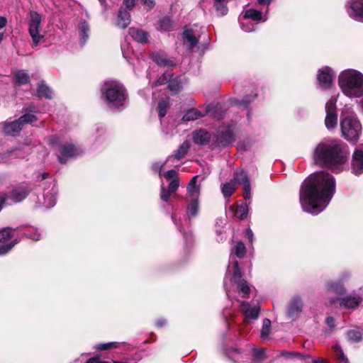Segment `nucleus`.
Instances as JSON below:
<instances>
[{"label": "nucleus", "mask_w": 363, "mask_h": 363, "mask_svg": "<svg viewBox=\"0 0 363 363\" xmlns=\"http://www.w3.org/2000/svg\"><path fill=\"white\" fill-rule=\"evenodd\" d=\"M244 18L252 19L255 21H259L262 20V13L256 9H250L245 11Z\"/></svg>", "instance_id": "72a5a7b5"}, {"label": "nucleus", "mask_w": 363, "mask_h": 363, "mask_svg": "<svg viewBox=\"0 0 363 363\" xmlns=\"http://www.w3.org/2000/svg\"><path fill=\"white\" fill-rule=\"evenodd\" d=\"M207 111L191 108L188 110L182 118L183 121H195L206 116Z\"/></svg>", "instance_id": "5701e85b"}, {"label": "nucleus", "mask_w": 363, "mask_h": 363, "mask_svg": "<svg viewBox=\"0 0 363 363\" xmlns=\"http://www.w3.org/2000/svg\"><path fill=\"white\" fill-rule=\"evenodd\" d=\"M333 78V72L330 68L326 67L320 69L318 74V81L322 89H328L330 86Z\"/></svg>", "instance_id": "ddd939ff"}, {"label": "nucleus", "mask_w": 363, "mask_h": 363, "mask_svg": "<svg viewBox=\"0 0 363 363\" xmlns=\"http://www.w3.org/2000/svg\"><path fill=\"white\" fill-rule=\"evenodd\" d=\"M240 311L245 314V320H256L259 317V308L251 307L247 302H242L240 306Z\"/></svg>", "instance_id": "f3484780"}, {"label": "nucleus", "mask_w": 363, "mask_h": 363, "mask_svg": "<svg viewBox=\"0 0 363 363\" xmlns=\"http://www.w3.org/2000/svg\"><path fill=\"white\" fill-rule=\"evenodd\" d=\"M248 211V206L246 203H241L238 205L235 211V216L240 219H244L246 218Z\"/></svg>", "instance_id": "f704fd0d"}, {"label": "nucleus", "mask_w": 363, "mask_h": 363, "mask_svg": "<svg viewBox=\"0 0 363 363\" xmlns=\"http://www.w3.org/2000/svg\"><path fill=\"white\" fill-rule=\"evenodd\" d=\"M232 181H235V184H242L244 189V199H248L250 198V190L251 186L247 174L242 169L236 170L234 172L233 179Z\"/></svg>", "instance_id": "1a4fd4ad"}, {"label": "nucleus", "mask_w": 363, "mask_h": 363, "mask_svg": "<svg viewBox=\"0 0 363 363\" xmlns=\"http://www.w3.org/2000/svg\"><path fill=\"white\" fill-rule=\"evenodd\" d=\"M29 192L28 189L25 186H20L11 193L10 197L12 199V200L15 202H19L21 201L23 199H24L28 194Z\"/></svg>", "instance_id": "4be33fe9"}, {"label": "nucleus", "mask_w": 363, "mask_h": 363, "mask_svg": "<svg viewBox=\"0 0 363 363\" xmlns=\"http://www.w3.org/2000/svg\"><path fill=\"white\" fill-rule=\"evenodd\" d=\"M326 116L325 124L328 129L334 128L337 123L336 99L331 98L325 104Z\"/></svg>", "instance_id": "0eeeda50"}, {"label": "nucleus", "mask_w": 363, "mask_h": 363, "mask_svg": "<svg viewBox=\"0 0 363 363\" xmlns=\"http://www.w3.org/2000/svg\"><path fill=\"white\" fill-rule=\"evenodd\" d=\"M21 152L18 150H11L9 151H7L4 155H1V159L4 162H9V157H20Z\"/></svg>", "instance_id": "79ce46f5"}, {"label": "nucleus", "mask_w": 363, "mask_h": 363, "mask_svg": "<svg viewBox=\"0 0 363 363\" xmlns=\"http://www.w3.org/2000/svg\"><path fill=\"white\" fill-rule=\"evenodd\" d=\"M116 345V342H108L106 344H99L96 346V349L99 350H106L110 348H112L113 345Z\"/></svg>", "instance_id": "680f3d73"}, {"label": "nucleus", "mask_w": 363, "mask_h": 363, "mask_svg": "<svg viewBox=\"0 0 363 363\" xmlns=\"http://www.w3.org/2000/svg\"><path fill=\"white\" fill-rule=\"evenodd\" d=\"M326 288L328 292L334 293L337 296L344 294L345 291L344 286L340 282L329 281L326 284Z\"/></svg>", "instance_id": "bb28decb"}, {"label": "nucleus", "mask_w": 363, "mask_h": 363, "mask_svg": "<svg viewBox=\"0 0 363 363\" xmlns=\"http://www.w3.org/2000/svg\"><path fill=\"white\" fill-rule=\"evenodd\" d=\"M56 190L55 186H52L51 189V192L48 191L44 194V205L46 208H51L55 205L56 203V197H55Z\"/></svg>", "instance_id": "cd10ccee"}, {"label": "nucleus", "mask_w": 363, "mask_h": 363, "mask_svg": "<svg viewBox=\"0 0 363 363\" xmlns=\"http://www.w3.org/2000/svg\"><path fill=\"white\" fill-rule=\"evenodd\" d=\"M182 83L183 80L181 77H174L172 75L169 80L168 88L173 93H178L182 88Z\"/></svg>", "instance_id": "393cba45"}, {"label": "nucleus", "mask_w": 363, "mask_h": 363, "mask_svg": "<svg viewBox=\"0 0 363 363\" xmlns=\"http://www.w3.org/2000/svg\"><path fill=\"white\" fill-rule=\"evenodd\" d=\"M234 274L233 276V280L234 282H238V279L241 277V272L239 267V263L238 261L233 262Z\"/></svg>", "instance_id": "de8ad7c7"}, {"label": "nucleus", "mask_w": 363, "mask_h": 363, "mask_svg": "<svg viewBox=\"0 0 363 363\" xmlns=\"http://www.w3.org/2000/svg\"><path fill=\"white\" fill-rule=\"evenodd\" d=\"M136 0H123V5L126 10L131 11L135 6Z\"/></svg>", "instance_id": "6e6d98bb"}, {"label": "nucleus", "mask_w": 363, "mask_h": 363, "mask_svg": "<svg viewBox=\"0 0 363 363\" xmlns=\"http://www.w3.org/2000/svg\"><path fill=\"white\" fill-rule=\"evenodd\" d=\"M165 162L164 163H162V162H155L152 164V169L153 172H156V173H158L160 177H161V171H162V169L163 168Z\"/></svg>", "instance_id": "13d9d810"}, {"label": "nucleus", "mask_w": 363, "mask_h": 363, "mask_svg": "<svg viewBox=\"0 0 363 363\" xmlns=\"http://www.w3.org/2000/svg\"><path fill=\"white\" fill-rule=\"evenodd\" d=\"M172 192L169 189H166L163 186L161 187L160 198L164 201H167Z\"/></svg>", "instance_id": "5fc2aeb1"}, {"label": "nucleus", "mask_w": 363, "mask_h": 363, "mask_svg": "<svg viewBox=\"0 0 363 363\" xmlns=\"http://www.w3.org/2000/svg\"><path fill=\"white\" fill-rule=\"evenodd\" d=\"M253 355L255 361H260L264 359V350L263 349H255Z\"/></svg>", "instance_id": "3c124183"}, {"label": "nucleus", "mask_w": 363, "mask_h": 363, "mask_svg": "<svg viewBox=\"0 0 363 363\" xmlns=\"http://www.w3.org/2000/svg\"><path fill=\"white\" fill-rule=\"evenodd\" d=\"M233 130L230 127L220 128L216 135V144L218 146L227 147L235 141Z\"/></svg>", "instance_id": "6e6552de"}, {"label": "nucleus", "mask_w": 363, "mask_h": 363, "mask_svg": "<svg viewBox=\"0 0 363 363\" xmlns=\"http://www.w3.org/2000/svg\"><path fill=\"white\" fill-rule=\"evenodd\" d=\"M348 152L343 145L337 140H323L318 144L313 153V160L316 164L326 167L334 172L342 170L347 160Z\"/></svg>", "instance_id": "f03ea898"}, {"label": "nucleus", "mask_w": 363, "mask_h": 363, "mask_svg": "<svg viewBox=\"0 0 363 363\" xmlns=\"http://www.w3.org/2000/svg\"><path fill=\"white\" fill-rule=\"evenodd\" d=\"M8 198V195L5 193H3L0 195V210L2 208L4 203Z\"/></svg>", "instance_id": "338daca9"}, {"label": "nucleus", "mask_w": 363, "mask_h": 363, "mask_svg": "<svg viewBox=\"0 0 363 363\" xmlns=\"http://www.w3.org/2000/svg\"><path fill=\"white\" fill-rule=\"evenodd\" d=\"M36 117L32 113H26L20 117L18 121H20L21 127L22 128L24 124L32 123L36 121Z\"/></svg>", "instance_id": "ea45409f"}, {"label": "nucleus", "mask_w": 363, "mask_h": 363, "mask_svg": "<svg viewBox=\"0 0 363 363\" xmlns=\"http://www.w3.org/2000/svg\"><path fill=\"white\" fill-rule=\"evenodd\" d=\"M16 243V242H12L9 244L0 246V255H4L9 252L11 250V248L15 245Z\"/></svg>", "instance_id": "864d4df0"}, {"label": "nucleus", "mask_w": 363, "mask_h": 363, "mask_svg": "<svg viewBox=\"0 0 363 363\" xmlns=\"http://www.w3.org/2000/svg\"><path fill=\"white\" fill-rule=\"evenodd\" d=\"M335 192L333 176L325 171L311 174L300 189V203L303 210L317 215L329 204Z\"/></svg>", "instance_id": "f257e3e1"}, {"label": "nucleus", "mask_w": 363, "mask_h": 363, "mask_svg": "<svg viewBox=\"0 0 363 363\" xmlns=\"http://www.w3.org/2000/svg\"><path fill=\"white\" fill-rule=\"evenodd\" d=\"M131 18L130 12L123 6H121L118 9L116 24L121 28H127L130 23Z\"/></svg>", "instance_id": "dca6fc26"}, {"label": "nucleus", "mask_w": 363, "mask_h": 363, "mask_svg": "<svg viewBox=\"0 0 363 363\" xmlns=\"http://www.w3.org/2000/svg\"><path fill=\"white\" fill-rule=\"evenodd\" d=\"M164 177L167 180H171V179L173 180L174 179L178 178L177 177V172L175 170H174V169H171V170L167 171L164 174Z\"/></svg>", "instance_id": "052dcab7"}, {"label": "nucleus", "mask_w": 363, "mask_h": 363, "mask_svg": "<svg viewBox=\"0 0 363 363\" xmlns=\"http://www.w3.org/2000/svg\"><path fill=\"white\" fill-rule=\"evenodd\" d=\"M198 177V175L193 177L187 184L186 200L199 199L200 196L201 186L200 185L197 184Z\"/></svg>", "instance_id": "2eb2a0df"}, {"label": "nucleus", "mask_w": 363, "mask_h": 363, "mask_svg": "<svg viewBox=\"0 0 363 363\" xmlns=\"http://www.w3.org/2000/svg\"><path fill=\"white\" fill-rule=\"evenodd\" d=\"M255 96H246L242 101H238L237 106L239 107H242L244 108H247L248 105L251 103V101L254 99Z\"/></svg>", "instance_id": "8fccbe9b"}, {"label": "nucleus", "mask_w": 363, "mask_h": 363, "mask_svg": "<svg viewBox=\"0 0 363 363\" xmlns=\"http://www.w3.org/2000/svg\"><path fill=\"white\" fill-rule=\"evenodd\" d=\"M227 3L214 2L216 11L221 15L225 16L228 13Z\"/></svg>", "instance_id": "49530a36"}, {"label": "nucleus", "mask_w": 363, "mask_h": 363, "mask_svg": "<svg viewBox=\"0 0 363 363\" xmlns=\"http://www.w3.org/2000/svg\"><path fill=\"white\" fill-rule=\"evenodd\" d=\"M237 283L238 284L240 292L242 294L243 296H247L250 292V288L247 281L242 279Z\"/></svg>", "instance_id": "a19ab883"}, {"label": "nucleus", "mask_w": 363, "mask_h": 363, "mask_svg": "<svg viewBox=\"0 0 363 363\" xmlns=\"http://www.w3.org/2000/svg\"><path fill=\"white\" fill-rule=\"evenodd\" d=\"M179 184H180L179 179L178 178L174 179L169 183L168 189H169V191L171 192L174 193L178 189Z\"/></svg>", "instance_id": "603ef678"}, {"label": "nucleus", "mask_w": 363, "mask_h": 363, "mask_svg": "<svg viewBox=\"0 0 363 363\" xmlns=\"http://www.w3.org/2000/svg\"><path fill=\"white\" fill-rule=\"evenodd\" d=\"M80 152L72 144L67 143L63 145L60 150V155H58L59 162L62 164L67 162V160L79 155Z\"/></svg>", "instance_id": "f8f14e48"}, {"label": "nucleus", "mask_w": 363, "mask_h": 363, "mask_svg": "<svg viewBox=\"0 0 363 363\" xmlns=\"http://www.w3.org/2000/svg\"><path fill=\"white\" fill-rule=\"evenodd\" d=\"M160 27L162 30L168 31L172 28V21L169 17H164L160 21Z\"/></svg>", "instance_id": "37998d69"}, {"label": "nucleus", "mask_w": 363, "mask_h": 363, "mask_svg": "<svg viewBox=\"0 0 363 363\" xmlns=\"http://www.w3.org/2000/svg\"><path fill=\"white\" fill-rule=\"evenodd\" d=\"M12 230L9 228H5L0 230V243H4L10 240L13 235L11 234Z\"/></svg>", "instance_id": "4c0bfd02"}, {"label": "nucleus", "mask_w": 363, "mask_h": 363, "mask_svg": "<svg viewBox=\"0 0 363 363\" xmlns=\"http://www.w3.org/2000/svg\"><path fill=\"white\" fill-rule=\"evenodd\" d=\"M183 38L184 39V43H189L187 46L190 50L194 48L198 43V39L192 30H185L183 33Z\"/></svg>", "instance_id": "b1692460"}, {"label": "nucleus", "mask_w": 363, "mask_h": 363, "mask_svg": "<svg viewBox=\"0 0 363 363\" xmlns=\"http://www.w3.org/2000/svg\"><path fill=\"white\" fill-rule=\"evenodd\" d=\"M168 108V103L167 101L162 100L159 103L158 112L160 118L165 116Z\"/></svg>", "instance_id": "a18cd8bd"}, {"label": "nucleus", "mask_w": 363, "mask_h": 363, "mask_svg": "<svg viewBox=\"0 0 363 363\" xmlns=\"http://www.w3.org/2000/svg\"><path fill=\"white\" fill-rule=\"evenodd\" d=\"M237 186L235 184V181L230 180L229 182H227L222 185L221 191L223 196L225 198H229L233 192L236 190Z\"/></svg>", "instance_id": "c756f323"}, {"label": "nucleus", "mask_w": 363, "mask_h": 363, "mask_svg": "<svg viewBox=\"0 0 363 363\" xmlns=\"http://www.w3.org/2000/svg\"><path fill=\"white\" fill-rule=\"evenodd\" d=\"M190 203L187 206V213L189 216H196L199 212V199H189Z\"/></svg>", "instance_id": "c9c22d12"}, {"label": "nucleus", "mask_w": 363, "mask_h": 363, "mask_svg": "<svg viewBox=\"0 0 363 363\" xmlns=\"http://www.w3.org/2000/svg\"><path fill=\"white\" fill-rule=\"evenodd\" d=\"M352 172L357 175L363 172V144L359 145L352 155Z\"/></svg>", "instance_id": "9b49d317"}, {"label": "nucleus", "mask_w": 363, "mask_h": 363, "mask_svg": "<svg viewBox=\"0 0 363 363\" xmlns=\"http://www.w3.org/2000/svg\"><path fill=\"white\" fill-rule=\"evenodd\" d=\"M26 235L27 238L36 241L40 239V234L35 230H33V232L26 233Z\"/></svg>", "instance_id": "4d7b16f0"}, {"label": "nucleus", "mask_w": 363, "mask_h": 363, "mask_svg": "<svg viewBox=\"0 0 363 363\" xmlns=\"http://www.w3.org/2000/svg\"><path fill=\"white\" fill-rule=\"evenodd\" d=\"M79 35L81 38V43L84 44L89 38V33L90 28L89 24L85 21H82L79 23Z\"/></svg>", "instance_id": "c85d7f7f"}, {"label": "nucleus", "mask_w": 363, "mask_h": 363, "mask_svg": "<svg viewBox=\"0 0 363 363\" xmlns=\"http://www.w3.org/2000/svg\"><path fill=\"white\" fill-rule=\"evenodd\" d=\"M52 91L48 87L44 82H41L38 84V95L39 97H45L50 99L52 97Z\"/></svg>", "instance_id": "7c9ffc66"}, {"label": "nucleus", "mask_w": 363, "mask_h": 363, "mask_svg": "<svg viewBox=\"0 0 363 363\" xmlns=\"http://www.w3.org/2000/svg\"><path fill=\"white\" fill-rule=\"evenodd\" d=\"M172 76V74H171L169 72L164 73L162 76H160L158 78L156 82V85L164 84L166 83L169 84V80L171 79Z\"/></svg>", "instance_id": "09e8293b"}, {"label": "nucleus", "mask_w": 363, "mask_h": 363, "mask_svg": "<svg viewBox=\"0 0 363 363\" xmlns=\"http://www.w3.org/2000/svg\"><path fill=\"white\" fill-rule=\"evenodd\" d=\"M340 128L342 136L348 141L355 142L362 131V125L356 115L349 110L341 114Z\"/></svg>", "instance_id": "39448f33"}, {"label": "nucleus", "mask_w": 363, "mask_h": 363, "mask_svg": "<svg viewBox=\"0 0 363 363\" xmlns=\"http://www.w3.org/2000/svg\"><path fill=\"white\" fill-rule=\"evenodd\" d=\"M191 147L190 143L188 140L184 141L176 151L174 157L177 160H181L185 157Z\"/></svg>", "instance_id": "2f4dec72"}, {"label": "nucleus", "mask_w": 363, "mask_h": 363, "mask_svg": "<svg viewBox=\"0 0 363 363\" xmlns=\"http://www.w3.org/2000/svg\"><path fill=\"white\" fill-rule=\"evenodd\" d=\"M210 133L203 129L196 130L193 133V140L196 144L201 145H206L210 141Z\"/></svg>", "instance_id": "6ab92c4d"}, {"label": "nucleus", "mask_w": 363, "mask_h": 363, "mask_svg": "<svg viewBox=\"0 0 363 363\" xmlns=\"http://www.w3.org/2000/svg\"><path fill=\"white\" fill-rule=\"evenodd\" d=\"M334 351H335L337 357L340 359L345 360L346 359L345 356L344 355V353H343L342 350H341V348L339 346H337V345L335 346Z\"/></svg>", "instance_id": "e2e57ef3"}, {"label": "nucleus", "mask_w": 363, "mask_h": 363, "mask_svg": "<svg viewBox=\"0 0 363 363\" xmlns=\"http://www.w3.org/2000/svg\"><path fill=\"white\" fill-rule=\"evenodd\" d=\"M302 308L303 303L301 298L293 297L288 307V315L293 320L297 318L302 311Z\"/></svg>", "instance_id": "4468645a"}, {"label": "nucleus", "mask_w": 363, "mask_h": 363, "mask_svg": "<svg viewBox=\"0 0 363 363\" xmlns=\"http://www.w3.org/2000/svg\"><path fill=\"white\" fill-rule=\"evenodd\" d=\"M270 328H271V321L267 318L264 319L263 324H262V328L261 330V337L262 339H265L268 337V335L270 333Z\"/></svg>", "instance_id": "58836bf2"}, {"label": "nucleus", "mask_w": 363, "mask_h": 363, "mask_svg": "<svg viewBox=\"0 0 363 363\" xmlns=\"http://www.w3.org/2000/svg\"><path fill=\"white\" fill-rule=\"evenodd\" d=\"M152 59L160 66L172 67L174 65V63L172 60H168L165 55L160 52L153 53L152 55Z\"/></svg>", "instance_id": "a878e982"}, {"label": "nucleus", "mask_w": 363, "mask_h": 363, "mask_svg": "<svg viewBox=\"0 0 363 363\" xmlns=\"http://www.w3.org/2000/svg\"><path fill=\"white\" fill-rule=\"evenodd\" d=\"M101 91L111 108H119L123 106L126 94L123 86L120 83L115 81L106 82L103 85Z\"/></svg>", "instance_id": "20e7f679"}, {"label": "nucleus", "mask_w": 363, "mask_h": 363, "mask_svg": "<svg viewBox=\"0 0 363 363\" xmlns=\"http://www.w3.org/2000/svg\"><path fill=\"white\" fill-rule=\"evenodd\" d=\"M347 337L350 341L359 342L362 338V333L357 330H349L347 333Z\"/></svg>", "instance_id": "e433bc0d"}, {"label": "nucleus", "mask_w": 363, "mask_h": 363, "mask_svg": "<svg viewBox=\"0 0 363 363\" xmlns=\"http://www.w3.org/2000/svg\"><path fill=\"white\" fill-rule=\"evenodd\" d=\"M14 79L20 85L26 84L29 82V76L24 70H18L14 73Z\"/></svg>", "instance_id": "473e14b6"}, {"label": "nucleus", "mask_w": 363, "mask_h": 363, "mask_svg": "<svg viewBox=\"0 0 363 363\" xmlns=\"http://www.w3.org/2000/svg\"><path fill=\"white\" fill-rule=\"evenodd\" d=\"M326 323L330 328H333L335 327L334 318L331 316L328 317L326 318Z\"/></svg>", "instance_id": "774afa93"}, {"label": "nucleus", "mask_w": 363, "mask_h": 363, "mask_svg": "<svg viewBox=\"0 0 363 363\" xmlns=\"http://www.w3.org/2000/svg\"><path fill=\"white\" fill-rule=\"evenodd\" d=\"M142 1L149 9H152L155 5L154 0H142Z\"/></svg>", "instance_id": "69168bd1"}, {"label": "nucleus", "mask_w": 363, "mask_h": 363, "mask_svg": "<svg viewBox=\"0 0 363 363\" xmlns=\"http://www.w3.org/2000/svg\"><path fill=\"white\" fill-rule=\"evenodd\" d=\"M339 85L346 96L360 97L363 95V74L354 69H347L339 76Z\"/></svg>", "instance_id": "7ed1b4c3"}, {"label": "nucleus", "mask_w": 363, "mask_h": 363, "mask_svg": "<svg viewBox=\"0 0 363 363\" xmlns=\"http://www.w3.org/2000/svg\"><path fill=\"white\" fill-rule=\"evenodd\" d=\"M362 302L359 296H348L340 300V306L341 308L352 309L357 308Z\"/></svg>", "instance_id": "a211bd4d"}, {"label": "nucleus", "mask_w": 363, "mask_h": 363, "mask_svg": "<svg viewBox=\"0 0 363 363\" xmlns=\"http://www.w3.org/2000/svg\"><path fill=\"white\" fill-rule=\"evenodd\" d=\"M235 255L238 257L242 258L246 253V248L242 242H238L235 247Z\"/></svg>", "instance_id": "c03bdc74"}, {"label": "nucleus", "mask_w": 363, "mask_h": 363, "mask_svg": "<svg viewBox=\"0 0 363 363\" xmlns=\"http://www.w3.org/2000/svg\"><path fill=\"white\" fill-rule=\"evenodd\" d=\"M130 35L137 42L140 43H147L148 40V34L143 30L130 28L128 30Z\"/></svg>", "instance_id": "412c9836"}, {"label": "nucleus", "mask_w": 363, "mask_h": 363, "mask_svg": "<svg viewBox=\"0 0 363 363\" xmlns=\"http://www.w3.org/2000/svg\"><path fill=\"white\" fill-rule=\"evenodd\" d=\"M43 16L35 11L30 12V20H29V34L33 40V44L36 46L38 45L41 39L43 38V35L39 33L40 23L42 21Z\"/></svg>", "instance_id": "423d86ee"}, {"label": "nucleus", "mask_w": 363, "mask_h": 363, "mask_svg": "<svg viewBox=\"0 0 363 363\" xmlns=\"http://www.w3.org/2000/svg\"><path fill=\"white\" fill-rule=\"evenodd\" d=\"M347 11L352 19L363 22V0H350L347 4Z\"/></svg>", "instance_id": "9d476101"}, {"label": "nucleus", "mask_w": 363, "mask_h": 363, "mask_svg": "<svg viewBox=\"0 0 363 363\" xmlns=\"http://www.w3.org/2000/svg\"><path fill=\"white\" fill-rule=\"evenodd\" d=\"M241 27L245 32H252L255 30V24L251 22H247L246 23H242Z\"/></svg>", "instance_id": "bf43d9fd"}, {"label": "nucleus", "mask_w": 363, "mask_h": 363, "mask_svg": "<svg viewBox=\"0 0 363 363\" xmlns=\"http://www.w3.org/2000/svg\"><path fill=\"white\" fill-rule=\"evenodd\" d=\"M86 363H110L106 361H101L99 357H94L88 359Z\"/></svg>", "instance_id": "0e129e2a"}, {"label": "nucleus", "mask_w": 363, "mask_h": 363, "mask_svg": "<svg viewBox=\"0 0 363 363\" xmlns=\"http://www.w3.org/2000/svg\"><path fill=\"white\" fill-rule=\"evenodd\" d=\"M21 129L20 121L18 119L11 122H6L3 128L6 135L12 136L17 135Z\"/></svg>", "instance_id": "aec40b11"}]
</instances>
